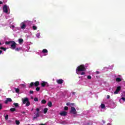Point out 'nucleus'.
<instances>
[{"label": "nucleus", "mask_w": 125, "mask_h": 125, "mask_svg": "<svg viewBox=\"0 0 125 125\" xmlns=\"http://www.w3.org/2000/svg\"><path fill=\"white\" fill-rule=\"evenodd\" d=\"M86 71V68L83 64H81L78 66L76 68V73L77 74H80V72H85Z\"/></svg>", "instance_id": "1"}, {"label": "nucleus", "mask_w": 125, "mask_h": 125, "mask_svg": "<svg viewBox=\"0 0 125 125\" xmlns=\"http://www.w3.org/2000/svg\"><path fill=\"white\" fill-rule=\"evenodd\" d=\"M5 44H10L11 48L12 49H15L16 48V42L14 41H8L5 42Z\"/></svg>", "instance_id": "2"}, {"label": "nucleus", "mask_w": 125, "mask_h": 125, "mask_svg": "<svg viewBox=\"0 0 125 125\" xmlns=\"http://www.w3.org/2000/svg\"><path fill=\"white\" fill-rule=\"evenodd\" d=\"M22 101L23 104H26V106H30V102L29 101V98H25L24 99H22Z\"/></svg>", "instance_id": "3"}, {"label": "nucleus", "mask_w": 125, "mask_h": 125, "mask_svg": "<svg viewBox=\"0 0 125 125\" xmlns=\"http://www.w3.org/2000/svg\"><path fill=\"white\" fill-rule=\"evenodd\" d=\"M37 111L38 112L36 113V116H35V117H34V118H33V119H34V120H35V119H36L37 118H39V115H41V113H42V112H40V110H37Z\"/></svg>", "instance_id": "4"}, {"label": "nucleus", "mask_w": 125, "mask_h": 125, "mask_svg": "<svg viewBox=\"0 0 125 125\" xmlns=\"http://www.w3.org/2000/svg\"><path fill=\"white\" fill-rule=\"evenodd\" d=\"M3 11L5 13H7L8 12V10L7 9V5H4L3 7Z\"/></svg>", "instance_id": "5"}, {"label": "nucleus", "mask_w": 125, "mask_h": 125, "mask_svg": "<svg viewBox=\"0 0 125 125\" xmlns=\"http://www.w3.org/2000/svg\"><path fill=\"white\" fill-rule=\"evenodd\" d=\"M49 86V85L48 84V83H47V82H42V83H41V86H42V87H44V86Z\"/></svg>", "instance_id": "6"}, {"label": "nucleus", "mask_w": 125, "mask_h": 125, "mask_svg": "<svg viewBox=\"0 0 125 125\" xmlns=\"http://www.w3.org/2000/svg\"><path fill=\"white\" fill-rule=\"evenodd\" d=\"M121 87L120 86H119L117 87L116 90L115 91H114V94H118V93H119V92L120 91V90H121Z\"/></svg>", "instance_id": "7"}, {"label": "nucleus", "mask_w": 125, "mask_h": 125, "mask_svg": "<svg viewBox=\"0 0 125 125\" xmlns=\"http://www.w3.org/2000/svg\"><path fill=\"white\" fill-rule=\"evenodd\" d=\"M57 83L59 84H62V83H64V80H63V79L57 80Z\"/></svg>", "instance_id": "8"}, {"label": "nucleus", "mask_w": 125, "mask_h": 125, "mask_svg": "<svg viewBox=\"0 0 125 125\" xmlns=\"http://www.w3.org/2000/svg\"><path fill=\"white\" fill-rule=\"evenodd\" d=\"M8 102H12V100L10 98H7L6 100L5 101V104H7Z\"/></svg>", "instance_id": "9"}, {"label": "nucleus", "mask_w": 125, "mask_h": 125, "mask_svg": "<svg viewBox=\"0 0 125 125\" xmlns=\"http://www.w3.org/2000/svg\"><path fill=\"white\" fill-rule=\"evenodd\" d=\"M67 114V112L65 111H62L61 113H60V115H61V116H66Z\"/></svg>", "instance_id": "10"}, {"label": "nucleus", "mask_w": 125, "mask_h": 125, "mask_svg": "<svg viewBox=\"0 0 125 125\" xmlns=\"http://www.w3.org/2000/svg\"><path fill=\"white\" fill-rule=\"evenodd\" d=\"M21 28L24 30V29H26V24L24 22H22L21 24Z\"/></svg>", "instance_id": "11"}, {"label": "nucleus", "mask_w": 125, "mask_h": 125, "mask_svg": "<svg viewBox=\"0 0 125 125\" xmlns=\"http://www.w3.org/2000/svg\"><path fill=\"white\" fill-rule=\"evenodd\" d=\"M70 113H71V114H73L76 115L77 113V112L76 111V110H71L70 111Z\"/></svg>", "instance_id": "12"}, {"label": "nucleus", "mask_w": 125, "mask_h": 125, "mask_svg": "<svg viewBox=\"0 0 125 125\" xmlns=\"http://www.w3.org/2000/svg\"><path fill=\"white\" fill-rule=\"evenodd\" d=\"M34 85L36 87L39 86V85H40V82L36 81L35 83H34Z\"/></svg>", "instance_id": "13"}, {"label": "nucleus", "mask_w": 125, "mask_h": 125, "mask_svg": "<svg viewBox=\"0 0 125 125\" xmlns=\"http://www.w3.org/2000/svg\"><path fill=\"white\" fill-rule=\"evenodd\" d=\"M24 42V40L22 39H19V42L20 43V44H22Z\"/></svg>", "instance_id": "14"}, {"label": "nucleus", "mask_w": 125, "mask_h": 125, "mask_svg": "<svg viewBox=\"0 0 125 125\" xmlns=\"http://www.w3.org/2000/svg\"><path fill=\"white\" fill-rule=\"evenodd\" d=\"M116 81L117 83H120V82H122V79L120 78H117Z\"/></svg>", "instance_id": "15"}, {"label": "nucleus", "mask_w": 125, "mask_h": 125, "mask_svg": "<svg viewBox=\"0 0 125 125\" xmlns=\"http://www.w3.org/2000/svg\"><path fill=\"white\" fill-rule=\"evenodd\" d=\"M47 105L48 106V107H51V106H52V103H51V102H48L47 103Z\"/></svg>", "instance_id": "16"}, {"label": "nucleus", "mask_w": 125, "mask_h": 125, "mask_svg": "<svg viewBox=\"0 0 125 125\" xmlns=\"http://www.w3.org/2000/svg\"><path fill=\"white\" fill-rule=\"evenodd\" d=\"M14 89L16 93H19V92H20V89H19V88H15Z\"/></svg>", "instance_id": "17"}, {"label": "nucleus", "mask_w": 125, "mask_h": 125, "mask_svg": "<svg viewBox=\"0 0 125 125\" xmlns=\"http://www.w3.org/2000/svg\"><path fill=\"white\" fill-rule=\"evenodd\" d=\"M42 52L43 53H47V52H48V51H47V50H46V49H44L42 50Z\"/></svg>", "instance_id": "18"}, {"label": "nucleus", "mask_w": 125, "mask_h": 125, "mask_svg": "<svg viewBox=\"0 0 125 125\" xmlns=\"http://www.w3.org/2000/svg\"><path fill=\"white\" fill-rule=\"evenodd\" d=\"M34 85H35L34 83L31 82V83H30V85H29V87H33V86H34Z\"/></svg>", "instance_id": "19"}, {"label": "nucleus", "mask_w": 125, "mask_h": 125, "mask_svg": "<svg viewBox=\"0 0 125 125\" xmlns=\"http://www.w3.org/2000/svg\"><path fill=\"white\" fill-rule=\"evenodd\" d=\"M14 105L16 108H17V107H19V104L18 103H14Z\"/></svg>", "instance_id": "20"}, {"label": "nucleus", "mask_w": 125, "mask_h": 125, "mask_svg": "<svg viewBox=\"0 0 125 125\" xmlns=\"http://www.w3.org/2000/svg\"><path fill=\"white\" fill-rule=\"evenodd\" d=\"M0 49H2V50H3L4 51H6V48L3 47H0Z\"/></svg>", "instance_id": "21"}, {"label": "nucleus", "mask_w": 125, "mask_h": 125, "mask_svg": "<svg viewBox=\"0 0 125 125\" xmlns=\"http://www.w3.org/2000/svg\"><path fill=\"white\" fill-rule=\"evenodd\" d=\"M101 108L102 109H104L105 108V104H101Z\"/></svg>", "instance_id": "22"}, {"label": "nucleus", "mask_w": 125, "mask_h": 125, "mask_svg": "<svg viewBox=\"0 0 125 125\" xmlns=\"http://www.w3.org/2000/svg\"><path fill=\"white\" fill-rule=\"evenodd\" d=\"M41 103L42 104H45V103H46V101H45V100H42V101H41Z\"/></svg>", "instance_id": "23"}, {"label": "nucleus", "mask_w": 125, "mask_h": 125, "mask_svg": "<svg viewBox=\"0 0 125 125\" xmlns=\"http://www.w3.org/2000/svg\"><path fill=\"white\" fill-rule=\"evenodd\" d=\"M15 123H16V124L17 125H19L20 124V121H19V120H16Z\"/></svg>", "instance_id": "24"}, {"label": "nucleus", "mask_w": 125, "mask_h": 125, "mask_svg": "<svg viewBox=\"0 0 125 125\" xmlns=\"http://www.w3.org/2000/svg\"><path fill=\"white\" fill-rule=\"evenodd\" d=\"M15 50H16V51H19L21 50V48H20V47L16 48Z\"/></svg>", "instance_id": "25"}, {"label": "nucleus", "mask_w": 125, "mask_h": 125, "mask_svg": "<svg viewBox=\"0 0 125 125\" xmlns=\"http://www.w3.org/2000/svg\"><path fill=\"white\" fill-rule=\"evenodd\" d=\"M47 111H48L47 110H43V112H42L41 114L42 113L46 114L47 113Z\"/></svg>", "instance_id": "26"}, {"label": "nucleus", "mask_w": 125, "mask_h": 125, "mask_svg": "<svg viewBox=\"0 0 125 125\" xmlns=\"http://www.w3.org/2000/svg\"><path fill=\"white\" fill-rule=\"evenodd\" d=\"M40 89H41V87H38V86H37V87H36V91H40Z\"/></svg>", "instance_id": "27"}, {"label": "nucleus", "mask_w": 125, "mask_h": 125, "mask_svg": "<svg viewBox=\"0 0 125 125\" xmlns=\"http://www.w3.org/2000/svg\"><path fill=\"white\" fill-rule=\"evenodd\" d=\"M32 28L33 29V30H37L38 29V28L37 27V26L34 25L33 27H32Z\"/></svg>", "instance_id": "28"}, {"label": "nucleus", "mask_w": 125, "mask_h": 125, "mask_svg": "<svg viewBox=\"0 0 125 125\" xmlns=\"http://www.w3.org/2000/svg\"><path fill=\"white\" fill-rule=\"evenodd\" d=\"M73 106H75V103H70V107H73Z\"/></svg>", "instance_id": "29"}, {"label": "nucleus", "mask_w": 125, "mask_h": 125, "mask_svg": "<svg viewBox=\"0 0 125 125\" xmlns=\"http://www.w3.org/2000/svg\"><path fill=\"white\" fill-rule=\"evenodd\" d=\"M5 119L6 120H8V115L7 114L5 115Z\"/></svg>", "instance_id": "30"}, {"label": "nucleus", "mask_w": 125, "mask_h": 125, "mask_svg": "<svg viewBox=\"0 0 125 125\" xmlns=\"http://www.w3.org/2000/svg\"><path fill=\"white\" fill-rule=\"evenodd\" d=\"M87 78L88 80H90L91 79V76L90 75H88Z\"/></svg>", "instance_id": "31"}, {"label": "nucleus", "mask_w": 125, "mask_h": 125, "mask_svg": "<svg viewBox=\"0 0 125 125\" xmlns=\"http://www.w3.org/2000/svg\"><path fill=\"white\" fill-rule=\"evenodd\" d=\"M34 101L35 102L39 101V99L38 98H35Z\"/></svg>", "instance_id": "32"}, {"label": "nucleus", "mask_w": 125, "mask_h": 125, "mask_svg": "<svg viewBox=\"0 0 125 125\" xmlns=\"http://www.w3.org/2000/svg\"><path fill=\"white\" fill-rule=\"evenodd\" d=\"M30 94H33L34 93V91L33 90H30L29 92Z\"/></svg>", "instance_id": "33"}, {"label": "nucleus", "mask_w": 125, "mask_h": 125, "mask_svg": "<svg viewBox=\"0 0 125 125\" xmlns=\"http://www.w3.org/2000/svg\"><path fill=\"white\" fill-rule=\"evenodd\" d=\"M64 110H69V107H68L67 106H65Z\"/></svg>", "instance_id": "34"}, {"label": "nucleus", "mask_w": 125, "mask_h": 125, "mask_svg": "<svg viewBox=\"0 0 125 125\" xmlns=\"http://www.w3.org/2000/svg\"><path fill=\"white\" fill-rule=\"evenodd\" d=\"M85 73L84 72H82L81 73V76H83V75H85Z\"/></svg>", "instance_id": "35"}, {"label": "nucleus", "mask_w": 125, "mask_h": 125, "mask_svg": "<svg viewBox=\"0 0 125 125\" xmlns=\"http://www.w3.org/2000/svg\"><path fill=\"white\" fill-rule=\"evenodd\" d=\"M66 105H67V106H70L71 103H66Z\"/></svg>", "instance_id": "36"}, {"label": "nucleus", "mask_w": 125, "mask_h": 125, "mask_svg": "<svg viewBox=\"0 0 125 125\" xmlns=\"http://www.w3.org/2000/svg\"><path fill=\"white\" fill-rule=\"evenodd\" d=\"M1 109H2V105L0 104V110H1Z\"/></svg>", "instance_id": "37"}, {"label": "nucleus", "mask_w": 125, "mask_h": 125, "mask_svg": "<svg viewBox=\"0 0 125 125\" xmlns=\"http://www.w3.org/2000/svg\"><path fill=\"white\" fill-rule=\"evenodd\" d=\"M71 110H76V108H75V107L71 106Z\"/></svg>", "instance_id": "38"}, {"label": "nucleus", "mask_w": 125, "mask_h": 125, "mask_svg": "<svg viewBox=\"0 0 125 125\" xmlns=\"http://www.w3.org/2000/svg\"><path fill=\"white\" fill-rule=\"evenodd\" d=\"M7 1V0H3L4 3H6Z\"/></svg>", "instance_id": "39"}, {"label": "nucleus", "mask_w": 125, "mask_h": 125, "mask_svg": "<svg viewBox=\"0 0 125 125\" xmlns=\"http://www.w3.org/2000/svg\"><path fill=\"white\" fill-rule=\"evenodd\" d=\"M109 98H110V96L109 95H107V99H109Z\"/></svg>", "instance_id": "40"}, {"label": "nucleus", "mask_w": 125, "mask_h": 125, "mask_svg": "<svg viewBox=\"0 0 125 125\" xmlns=\"http://www.w3.org/2000/svg\"><path fill=\"white\" fill-rule=\"evenodd\" d=\"M122 99L123 101H125V98L124 97H122Z\"/></svg>", "instance_id": "41"}, {"label": "nucleus", "mask_w": 125, "mask_h": 125, "mask_svg": "<svg viewBox=\"0 0 125 125\" xmlns=\"http://www.w3.org/2000/svg\"><path fill=\"white\" fill-rule=\"evenodd\" d=\"M10 110H16V109H15L14 108H11L10 109Z\"/></svg>", "instance_id": "42"}, {"label": "nucleus", "mask_w": 125, "mask_h": 125, "mask_svg": "<svg viewBox=\"0 0 125 125\" xmlns=\"http://www.w3.org/2000/svg\"><path fill=\"white\" fill-rule=\"evenodd\" d=\"M15 110H11L10 111L12 112H15Z\"/></svg>", "instance_id": "43"}, {"label": "nucleus", "mask_w": 125, "mask_h": 125, "mask_svg": "<svg viewBox=\"0 0 125 125\" xmlns=\"http://www.w3.org/2000/svg\"><path fill=\"white\" fill-rule=\"evenodd\" d=\"M21 85H22V86H23L24 87V86H26V85H25V84H21Z\"/></svg>", "instance_id": "44"}, {"label": "nucleus", "mask_w": 125, "mask_h": 125, "mask_svg": "<svg viewBox=\"0 0 125 125\" xmlns=\"http://www.w3.org/2000/svg\"><path fill=\"white\" fill-rule=\"evenodd\" d=\"M2 3H3V2H2L1 1H0V4H2Z\"/></svg>", "instance_id": "45"}, {"label": "nucleus", "mask_w": 125, "mask_h": 125, "mask_svg": "<svg viewBox=\"0 0 125 125\" xmlns=\"http://www.w3.org/2000/svg\"><path fill=\"white\" fill-rule=\"evenodd\" d=\"M72 94H73V95H75V94H76V92H73L72 93Z\"/></svg>", "instance_id": "46"}, {"label": "nucleus", "mask_w": 125, "mask_h": 125, "mask_svg": "<svg viewBox=\"0 0 125 125\" xmlns=\"http://www.w3.org/2000/svg\"><path fill=\"white\" fill-rule=\"evenodd\" d=\"M1 53H2V51L0 50V54H1Z\"/></svg>", "instance_id": "47"}, {"label": "nucleus", "mask_w": 125, "mask_h": 125, "mask_svg": "<svg viewBox=\"0 0 125 125\" xmlns=\"http://www.w3.org/2000/svg\"><path fill=\"white\" fill-rule=\"evenodd\" d=\"M44 110H48V109L47 108H44Z\"/></svg>", "instance_id": "48"}, {"label": "nucleus", "mask_w": 125, "mask_h": 125, "mask_svg": "<svg viewBox=\"0 0 125 125\" xmlns=\"http://www.w3.org/2000/svg\"><path fill=\"white\" fill-rule=\"evenodd\" d=\"M36 110H40V108H36Z\"/></svg>", "instance_id": "49"}, {"label": "nucleus", "mask_w": 125, "mask_h": 125, "mask_svg": "<svg viewBox=\"0 0 125 125\" xmlns=\"http://www.w3.org/2000/svg\"><path fill=\"white\" fill-rule=\"evenodd\" d=\"M97 74H99V72L97 71Z\"/></svg>", "instance_id": "50"}, {"label": "nucleus", "mask_w": 125, "mask_h": 125, "mask_svg": "<svg viewBox=\"0 0 125 125\" xmlns=\"http://www.w3.org/2000/svg\"><path fill=\"white\" fill-rule=\"evenodd\" d=\"M22 114H25V112H22Z\"/></svg>", "instance_id": "51"}, {"label": "nucleus", "mask_w": 125, "mask_h": 125, "mask_svg": "<svg viewBox=\"0 0 125 125\" xmlns=\"http://www.w3.org/2000/svg\"><path fill=\"white\" fill-rule=\"evenodd\" d=\"M44 125V124H41V125Z\"/></svg>", "instance_id": "52"}, {"label": "nucleus", "mask_w": 125, "mask_h": 125, "mask_svg": "<svg viewBox=\"0 0 125 125\" xmlns=\"http://www.w3.org/2000/svg\"><path fill=\"white\" fill-rule=\"evenodd\" d=\"M0 45H1V42H0Z\"/></svg>", "instance_id": "53"}, {"label": "nucleus", "mask_w": 125, "mask_h": 125, "mask_svg": "<svg viewBox=\"0 0 125 125\" xmlns=\"http://www.w3.org/2000/svg\"><path fill=\"white\" fill-rule=\"evenodd\" d=\"M36 20H34V21H35V22H36Z\"/></svg>", "instance_id": "54"}]
</instances>
